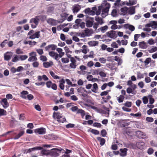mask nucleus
<instances>
[{"instance_id": "1", "label": "nucleus", "mask_w": 157, "mask_h": 157, "mask_svg": "<svg viewBox=\"0 0 157 157\" xmlns=\"http://www.w3.org/2000/svg\"><path fill=\"white\" fill-rule=\"evenodd\" d=\"M104 6H105L104 7H103L101 10L102 13L101 15L103 18L105 17L108 15L109 9L110 7V4L108 3L106 1H105Z\"/></svg>"}, {"instance_id": "2", "label": "nucleus", "mask_w": 157, "mask_h": 157, "mask_svg": "<svg viewBox=\"0 0 157 157\" xmlns=\"http://www.w3.org/2000/svg\"><path fill=\"white\" fill-rule=\"evenodd\" d=\"M38 17H39L37 16H36L35 17L32 18L30 20L29 23L31 24V27L32 28H36L38 25L40 21Z\"/></svg>"}, {"instance_id": "3", "label": "nucleus", "mask_w": 157, "mask_h": 157, "mask_svg": "<svg viewBox=\"0 0 157 157\" xmlns=\"http://www.w3.org/2000/svg\"><path fill=\"white\" fill-rule=\"evenodd\" d=\"M53 116L57 119V121L58 122L63 123L66 121L65 117L61 118H62V114L59 112L54 113Z\"/></svg>"}, {"instance_id": "4", "label": "nucleus", "mask_w": 157, "mask_h": 157, "mask_svg": "<svg viewBox=\"0 0 157 157\" xmlns=\"http://www.w3.org/2000/svg\"><path fill=\"white\" fill-rule=\"evenodd\" d=\"M71 110L73 112L77 111V113L81 114L82 118L85 115V111L82 109H78L76 106L71 107Z\"/></svg>"}, {"instance_id": "5", "label": "nucleus", "mask_w": 157, "mask_h": 157, "mask_svg": "<svg viewBox=\"0 0 157 157\" xmlns=\"http://www.w3.org/2000/svg\"><path fill=\"white\" fill-rule=\"evenodd\" d=\"M51 150H54V151H50L49 155L52 157H57L59 155V153H61V150L57 148H54Z\"/></svg>"}, {"instance_id": "6", "label": "nucleus", "mask_w": 157, "mask_h": 157, "mask_svg": "<svg viewBox=\"0 0 157 157\" xmlns=\"http://www.w3.org/2000/svg\"><path fill=\"white\" fill-rule=\"evenodd\" d=\"M29 56H31L29 58L28 60L29 61H36L37 60V59L36 57V53L34 52H32L29 54Z\"/></svg>"}, {"instance_id": "7", "label": "nucleus", "mask_w": 157, "mask_h": 157, "mask_svg": "<svg viewBox=\"0 0 157 157\" xmlns=\"http://www.w3.org/2000/svg\"><path fill=\"white\" fill-rule=\"evenodd\" d=\"M69 14L66 13H63L60 14V16L62 19L59 21H57L58 23H61L65 20L67 18Z\"/></svg>"}, {"instance_id": "8", "label": "nucleus", "mask_w": 157, "mask_h": 157, "mask_svg": "<svg viewBox=\"0 0 157 157\" xmlns=\"http://www.w3.org/2000/svg\"><path fill=\"white\" fill-rule=\"evenodd\" d=\"M40 36V31H38L31 35V36H29V38L31 39H34L36 38H39Z\"/></svg>"}, {"instance_id": "9", "label": "nucleus", "mask_w": 157, "mask_h": 157, "mask_svg": "<svg viewBox=\"0 0 157 157\" xmlns=\"http://www.w3.org/2000/svg\"><path fill=\"white\" fill-rule=\"evenodd\" d=\"M36 133H37L39 134H44L46 132V129L44 128H41L36 129L35 130Z\"/></svg>"}, {"instance_id": "10", "label": "nucleus", "mask_w": 157, "mask_h": 157, "mask_svg": "<svg viewBox=\"0 0 157 157\" xmlns=\"http://www.w3.org/2000/svg\"><path fill=\"white\" fill-rule=\"evenodd\" d=\"M12 53L7 52L4 54V59L5 60L8 61L10 60L12 56Z\"/></svg>"}, {"instance_id": "11", "label": "nucleus", "mask_w": 157, "mask_h": 157, "mask_svg": "<svg viewBox=\"0 0 157 157\" xmlns=\"http://www.w3.org/2000/svg\"><path fill=\"white\" fill-rule=\"evenodd\" d=\"M116 33V32L115 31H110L107 33V35L110 38L114 39L117 37Z\"/></svg>"}, {"instance_id": "12", "label": "nucleus", "mask_w": 157, "mask_h": 157, "mask_svg": "<svg viewBox=\"0 0 157 157\" xmlns=\"http://www.w3.org/2000/svg\"><path fill=\"white\" fill-rule=\"evenodd\" d=\"M56 51L59 54H58L57 53V54H56V58L57 59V58H58L59 57L60 58H61L62 57H63V56L65 54L64 52H62L63 50L61 48H57L56 49Z\"/></svg>"}, {"instance_id": "13", "label": "nucleus", "mask_w": 157, "mask_h": 157, "mask_svg": "<svg viewBox=\"0 0 157 157\" xmlns=\"http://www.w3.org/2000/svg\"><path fill=\"white\" fill-rule=\"evenodd\" d=\"M127 120H123L120 122V125L121 127H126L130 124L131 122H132V121L127 122Z\"/></svg>"}, {"instance_id": "14", "label": "nucleus", "mask_w": 157, "mask_h": 157, "mask_svg": "<svg viewBox=\"0 0 157 157\" xmlns=\"http://www.w3.org/2000/svg\"><path fill=\"white\" fill-rule=\"evenodd\" d=\"M1 104L3 105L4 108H6L9 106V104L7 101L6 98H4L2 99L1 102Z\"/></svg>"}, {"instance_id": "15", "label": "nucleus", "mask_w": 157, "mask_h": 157, "mask_svg": "<svg viewBox=\"0 0 157 157\" xmlns=\"http://www.w3.org/2000/svg\"><path fill=\"white\" fill-rule=\"evenodd\" d=\"M136 136L140 138H144L146 136V135L143 132L140 131H137L136 132Z\"/></svg>"}, {"instance_id": "16", "label": "nucleus", "mask_w": 157, "mask_h": 157, "mask_svg": "<svg viewBox=\"0 0 157 157\" xmlns=\"http://www.w3.org/2000/svg\"><path fill=\"white\" fill-rule=\"evenodd\" d=\"M128 149L126 148H121L120 149V151L121 152L120 154V156L122 157H124L127 155V152Z\"/></svg>"}, {"instance_id": "17", "label": "nucleus", "mask_w": 157, "mask_h": 157, "mask_svg": "<svg viewBox=\"0 0 157 157\" xmlns=\"http://www.w3.org/2000/svg\"><path fill=\"white\" fill-rule=\"evenodd\" d=\"M136 6H132L130 7L128 10V14L131 15L135 13V8Z\"/></svg>"}, {"instance_id": "18", "label": "nucleus", "mask_w": 157, "mask_h": 157, "mask_svg": "<svg viewBox=\"0 0 157 157\" xmlns=\"http://www.w3.org/2000/svg\"><path fill=\"white\" fill-rule=\"evenodd\" d=\"M136 147L139 149L142 150L144 148L145 143L143 142H138L136 143Z\"/></svg>"}, {"instance_id": "19", "label": "nucleus", "mask_w": 157, "mask_h": 157, "mask_svg": "<svg viewBox=\"0 0 157 157\" xmlns=\"http://www.w3.org/2000/svg\"><path fill=\"white\" fill-rule=\"evenodd\" d=\"M57 46L54 44H50L46 46L45 48V49L46 51H48L50 48H51L52 50H55Z\"/></svg>"}, {"instance_id": "20", "label": "nucleus", "mask_w": 157, "mask_h": 157, "mask_svg": "<svg viewBox=\"0 0 157 157\" xmlns=\"http://www.w3.org/2000/svg\"><path fill=\"white\" fill-rule=\"evenodd\" d=\"M25 131L23 130H21L20 131L19 133L16 135L13 139L14 140L18 139L19 138L21 137L24 134Z\"/></svg>"}, {"instance_id": "21", "label": "nucleus", "mask_w": 157, "mask_h": 157, "mask_svg": "<svg viewBox=\"0 0 157 157\" xmlns=\"http://www.w3.org/2000/svg\"><path fill=\"white\" fill-rule=\"evenodd\" d=\"M37 79L39 81H40L42 79L44 81H47L48 80V78L45 75H43L42 76L40 75L38 76Z\"/></svg>"}, {"instance_id": "22", "label": "nucleus", "mask_w": 157, "mask_h": 157, "mask_svg": "<svg viewBox=\"0 0 157 157\" xmlns=\"http://www.w3.org/2000/svg\"><path fill=\"white\" fill-rule=\"evenodd\" d=\"M136 0H129V2H127L126 3V4L127 6H130L136 4Z\"/></svg>"}, {"instance_id": "23", "label": "nucleus", "mask_w": 157, "mask_h": 157, "mask_svg": "<svg viewBox=\"0 0 157 157\" xmlns=\"http://www.w3.org/2000/svg\"><path fill=\"white\" fill-rule=\"evenodd\" d=\"M59 87L62 90H63L64 89V84L65 83V81L64 79L62 78V79L60 81H59Z\"/></svg>"}, {"instance_id": "24", "label": "nucleus", "mask_w": 157, "mask_h": 157, "mask_svg": "<svg viewBox=\"0 0 157 157\" xmlns=\"http://www.w3.org/2000/svg\"><path fill=\"white\" fill-rule=\"evenodd\" d=\"M139 45L140 48L143 49H146L147 47L146 44L144 41L140 42Z\"/></svg>"}, {"instance_id": "25", "label": "nucleus", "mask_w": 157, "mask_h": 157, "mask_svg": "<svg viewBox=\"0 0 157 157\" xmlns=\"http://www.w3.org/2000/svg\"><path fill=\"white\" fill-rule=\"evenodd\" d=\"M97 140L100 142V145L102 146L103 145L105 142V140L104 138H101L100 137H98L97 138Z\"/></svg>"}, {"instance_id": "26", "label": "nucleus", "mask_w": 157, "mask_h": 157, "mask_svg": "<svg viewBox=\"0 0 157 157\" xmlns=\"http://www.w3.org/2000/svg\"><path fill=\"white\" fill-rule=\"evenodd\" d=\"M43 149V147L40 146L37 147L31 148H29L27 152H30L32 151L37 150H40Z\"/></svg>"}, {"instance_id": "27", "label": "nucleus", "mask_w": 157, "mask_h": 157, "mask_svg": "<svg viewBox=\"0 0 157 157\" xmlns=\"http://www.w3.org/2000/svg\"><path fill=\"white\" fill-rule=\"evenodd\" d=\"M56 54H57V53L53 51H51L49 52V55L50 56L53 57L56 60H58L59 59V57L57 59L56 58Z\"/></svg>"}, {"instance_id": "28", "label": "nucleus", "mask_w": 157, "mask_h": 157, "mask_svg": "<svg viewBox=\"0 0 157 157\" xmlns=\"http://www.w3.org/2000/svg\"><path fill=\"white\" fill-rule=\"evenodd\" d=\"M80 9L79 5H76L73 7V12L74 13H77L80 10Z\"/></svg>"}, {"instance_id": "29", "label": "nucleus", "mask_w": 157, "mask_h": 157, "mask_svg": "<svg viewBox=\"0 0 157 157\" xmlns=\"http://www.w3.org/2000/svg\"><path fill=\"white\" fill-rule=\"evenodd\" d=\"M128 8L127 7H125L124 8H122L121 9V11L122 13V14L123 15H125L127 12V11Z\"/></svg>"}, {"instance_id": "30", "label": "nucleus", "mask_w": 157, "mask_h": 157, "mask_svg": "<svg viewBox=\"0 0 157 157\" xmlns=\"http://www.w3.org/2000/svg\"><path fill=\"white\" fill-rule=\"evenodd\" d=\"M95 20L100 25H102L104 23L102 19L98 17H95Z\"/></svg>"}, {"instance_id": "31", "label": "nucleus", "mask_w": 157, "mask_h": 157, "mask_svg": "<svg viewBox=\"0 0 157 157\" xmlns=\"http://www.w3.org/2000/svg\"><path fill=\"white\" fill-rule=\"evenodd\" d=\"M104 5L102 4L101 6L98 7V9L96 11L95 13L97 15H98L100 14L101 10L103 8V7H104Z\"/></svg>"}, {"instance_id": "32", "label": "nucleus", "mask_w": 157, "mask_h": 157, "mask_svg": "<svg viewBox=\"0 0 157 157\" xmlns=\"http://www.w3.org/2000/svg\"><path fill=\"white\" fill-rule=\"evenodd\" d=\"M88 44L91 46H94L98 45V42L97 41H91L89 42Z\"/></svg>"}, {"instance_id": "33", "label": "nucleus", "mask_w": 157, "mask_h": 157, "mask_svg": "<svg viewBox=\"0 0 157 157\" xmlns=\"http://www.w3.org/2000/svg\"><path fill=\"white\" fill-rule=\"evenodd\" d=\"M28 94L29 92L27 91H23L21 93V97L24 99H26L27 98V97L25 95L27 94L28 95Z\"/></svg>"}, {"instance_id": "34", "label": "nucleus", "mask_w": 157, "mask_h": 157, "mask_svg": "<svg viewBox=\"0 0 157 157\" xmlns=\"http://www.w3.org/2000/svg\"><path fill=\"white\" fill-rule=\"evenodd\" d=\"M124 98V97L123 95H120L119 97L117 98V100L119 103H120L123 102Z\"/></svg>"}, {"instance_id": "35", "label": "nucleus", "mask_w": 157, "mask_h": 157, "mask_svg": "<svg viewBox=\"0 0 157 157\" xmlns=\"http://www.w3.org/2000/svg\"><path fill=\"white\" fill-rule=\"evenodd\" d=\"M108 26L107 25H105L104 26L101 27L98 29L99 31H101L102 33H105L106 30L108 29Z\"/></svg>"}, {"instance_id": "36", "label": "nucleus", "mask_w": 157, "mask_h": 157, "mask_svg": "<svg viewBox=\"0 0 157 157\" xmlns=\"http://www.w3.org/2000/svg\"><path fill=\"white\" fill-rule=\"evenodd\" d=\"M98 87L97 84L96 83H94L93 85V87L92 88V91L96 93L98 90Z\"/></svg>"}, {"instance_id": "37", "label": "nucleus", "mask_w": 157, "mask_h": 157, "mask_svg": "<svg viewBox=\"0 0 157 157\" xmlns=\"http://www.w3.org/2000/svg\"><path fill=\"white\" fill-rule=\"evenodd\" d=\"M51 76L55 79H59L60 77L58 75H55V74L52 71H50L49 72Z\"/></svg>"}, {"instance_id": "38", "label": "nucleus", "mask_w": 157, "mask_h": 157, "mask_svg": "<svg viewBox=\"0 0 157 157\" xmlns=\"http://www.w3.org/2000/svg\"><path fill=\"white\" fill-rule=\"evenodd\" d=\"M7 114L6 111L4 109L0 108V117L6 115Z\"/></svg>"}, {"instance_id": "39", "label": "nucleus", "mask_w": 157, "mask_h": 157, "mask_svg": "<svg viewBox=\"0 0 157 157\" xmlns=\"http://www.w3.org/2000/svg\"><path fill=\"white\" fill-rule=\"evenodd\" d=\"M50 151H49L48 150H46L45 149H43L41 151V153L43 155H49V153Z\"/></svg>"}, {"instance_id": "40", "label": "nucleus", "mask_w": 157, "mask_h": 157, "mask_svg": "<svg viewBox=\"0 0 157 157\" xmlns=\"http://www.w3.org/2000/svg\"><path fill=\"white\" fill-rule=\"evenodd\" d=\"M86 26L88 27H92L93 25V21L90 20H87L86 23Z\"/></svg>"}, {"instance_id": "41", "label": "nucleus", "mask_w": 157, "mask_h": 157, "mask_svg": "<svg viewBox=\"0 0 157 157\" xmlns=\"http://www.w3.org/2000/svg\"><path fill=\"white\" fill-rule=\"evenodd\" d=\"M91 108L95 110L97 112H98L100 113H101L103 112V110L101 109H99L98 107H95V106H92L91 107Z\"/></svg>"}, {"instance_id": "42", "label": "nucleus", "mask_w": 157, "mask_h": 157, "mask_svg": "<svg viewBox=\"0 0 157 157\" xmlns=\"http://www.w3.org/2000/svg\"><path fill=\"white\" fill-rule=\"evenodd\" d=\"M82 52L86 54L87 52V47L86 45H83L82 47Z\"/></svg>"}, {"instance_id": "43", "label": "nucleus", "mask_w": 157, "mask_h": 157, "mask_svg": "<svg viewBox=\"0 0 157 157\" xmlns=\"http://www.w3.org/2000/svg\"><path fill=\"white\" fill-rule=\"evenodd\" d=\"M111 98V97L109 95H107L106 97H102V99L105 103L107 102Z\"/></svg>"}, {"instance_id": "44", "label": "nucleus", "mask_w": 157, "mask_h": 157, "mask_svg": "<svg viewBox=\"0 0 157 157\" xmlns=\"http://www.w3.org/2000/svg\"><path fill=\"white\" fill-rule=\"evenodd\" d=\"M122 105H124L125 107L129 108L131 107L132 103L130 101H127L125 103L122 104Z\"/></svg>"}, {"instance_id": "45", "label": "nucleus", "mask_w": 157, "mask_h": 157, "mask_svg": "<svg viewBox=\"0 0 157 157\" xmlns=\"http://www.w3.org/2000/svg\"><path fill=\"white\" fill-rule=\"evenodd\" d=\"M56 21L52 18H50L48 19L47 21V22L50 24H51L52 25H54L55 24L53 23Z\"/></svg>"}, {"instance_id": "46", "label": "nucleus", "mask_w": 157, "mask_h": 157, "mask_svg": "<svg viewBox=\"0 0 157 157\" xmlns=\"http://www.w3.org/2000/svg\"><path fill=\"white\" fill-rule=\"evenodd\" d=\"M39 17L38 18L39 19V21L40 19L41 21H44L46 18V16L45 15H40L39 16H37Z\"/></svg>"}, {"instance_id": "47", "label": "nucleus", "mask_w": 157, "mask_h": 157, "mask_svg": "<svg viewBox=\"0 0 157 157\" xmlns=\"http://www.w3.org/2000/svg\"><path fill=\"white\" fill-rule=\"evenodd\" d=\"M19 57L17 55H15L14 57L13 58L12 61L13 62H16L19 60Z\"/></svg>"}, {"instance_id": "48", "label": "nucleus", "mask_w": 157, "mask_h": 157, "mask_svg": "<svg viewBox=\"0 0 157 157\" xmlns=\"http://www.w3.org/2000/svg\"><path fill=\"white\" fill-rule=\"evenodd\" d=\"M10 133H12V135H16L17 134V133L16 132H13V131H8V132H6V133H4V134H3L2 135V136H4Z\"/></svg>"}, {"instance_id": "49", "label": "nucleus", "mask_w": 157, "mask_h": 157, "mask_svg": "<svg viewBox=\"0 0 157 157\" xmlns=\"http://www.w3.org/2000/svg\"><path fill=\"white\" fill-rule=\"evenodd\" d=\"M10 133H12V135H16L17 134V133L16 132H13V131H8V132H6V133H4V134H3L2 135V136H4Z\"/></svg>"}, {"instance_id": "50", "label": "nucleus", "mask_w": 157, "mask_h": 157, "mask_svg": "<svg viewBox=\"0 0 157 157\" xmlns=\"http://www.w3.org/2000/svg\"><path fill=\"white\" fill-rule=\"evenodd\" d=\"M151 23L152 28L155 29L157 27V21H152Z\"/></svg>"}, {"instance_id": "51", "label": "nucleus", "mask_w": 157, "mask_h": 157, "mask_svg": "<svg viewBox=\"0 0 157 157\" xmlns=\"http://www.w3.org/2000/svg\"><path fill=\"white\" fill-rule=\"evenodd\" d=\"M61 60L62 62L64 63H68L69 61V59L67 58H63Z\"/></svg>"}, {"instance_id": "52", "label": "nucleus", "mask_w": 157, "mask_h": 157, "mask_svg": "<svg viewBox=\"0 0 157 157\" xmlns=\"http://www.w3.org/2000/svg\"><path fill=\"white\" fill-rule=\"evenodd\" d=\"M117 11L116 9H114L113 10L112 13H111V15L113 17H116L117 16Z\"/></svg>"}, {"instance_id": "53", "label": "nucleus", "mask_w": 157, "mask_h": 157, "mask_svg": "<svg viewBox=\"0 0 157 157\" xmlns=\"http://www.w3.org/2000/svg\"><path fill=\"white\" fill-rule=\"evenodd\" d=\"M131 116H132L133 117H141V114L140 112H138L136 114H134L132 113H131L130 114Z\"/></svg>"}, {"instance_id": "54", "label": "nucleus", "mask_w": 157, "mask_h": 157, "mask_svg": "<svg viewBox=\"0 0 157 157\" xmlns=\"http://www.w3.org/2000/svg\"><path fill=\"white\" fill-rule=\"evenodd\" d=\"M44 67L45 68H48L51 66L50 63L48 62H45L43 63Z\"/></svg>"}, {"instance_id": "55", "label": "nucleus", "mask_w": 157, "mask_h": 157, "mask_svg": "<svg viewBox=\"0 0 157 157\" xmlns=\"http://www.w3.org/2000/svg\"><path fill=\"white\" fill-rule=\"evenodd\" d=\"M90 132L95 135H98L99 134V131L95 129H92L90 131Z\"/></svg>"}, {"instance_id": "56", "label": "nucleus", "mask_w": 157, "mask_h": 157, "mask_svg": "<svg viewBox=\"0 0 157 157\" xmlns=\"http://www.w3.org/2000/svg\"><path fill=\"white\" fill-rule=\"evenodd\" d=\"M157 51V48L156 47H155L154 48H151V49L149 50H148V52L150 53H152L154 52H156Z\"/></svg>"}, {"instance_id": "57", "label": "nucleus", "mask_w": 157, "mask_h": 157, "mask_svg": "<svg viewBox=\"0 0 157 157\" xmlns=\"http://www.w3.org/2000/svg\"><path fill=\"white\" fill-rule=\"evenodd\" d=\"M151 62V58H147L144 61L145 65H148Z\"/></svg>"}, {"instance_id": "58", "label": "nucleus", "mask_w": 157, "mask_h": 157, "mask_svg": "<svg viewBox=\"0 0 157 157\" xmlns=\"http://www.w3.org/2000/svg\"><path fill=\"white\" fill-rule=\"evenodd\" d=\"M122 109L123 111L126 112H129L131 111V109H129L128 108H127L125 106L122 107Z\"/></svg>"}, {"instance_id": "59", "label": "nucleus", "mask_w": 157, "mask_h": 157, "mask_svg": "<svg viewBox=\"0 0 157 157\" xmlns=\"http://www.w3.org/2000/svg\"><path fill=\"white\" fill-rule=\"evenodd\" d=\"M52 84V83L51 81H48L46 83L47 87L48 88H50L51 87Z\"/></svg>"}, {"instance_id": "60", "label": "nucleus", "mask_w": 157, "mask_h": 157, "mask_svg": "<svg viewBox=\"0 0 157 157\" xmlns=\"http://www.w3.org/2000/svg\"><path fill=\"white\" fill-rule=\"evenodd\" d=\"M101 134L103 137H105L107 134V132L105 129H103L101 131Z\"/></svg>"}, {"instance_id": "61", "label": "nucleus", "mask_w": 157, "mask_h": 157, "mask_svg": "<svg viewBox=\"0 0 157 157\" xmlns=\"http://www.w3.org/2000/svg\"><path fill=\"white\" fill-rule=\"evenodd\" d=\"M109 92V90H107L102 92L101 93V94H100V95L101 96H103L105 95H107Z\"/></svg>"}, {"instance_id": "62", "label": "nucleus", "mask_w": 157, "mask_h": 157, "mask_svg": "<svg viewBox=\"0 0 157 157\" xmlns=\"http://www.w3.org/2000/svg\"><path fill=\"white\" fill-rule=\"evenodd\" d=\"M99 61L101 63H105L106 62V59L102 57L99 59Z\"/></svg>"}, {"instance_id": "63", "label": "nucleus", "mask_w": 157, "mask_h": 157, "mask_svg": "<svg viewBox=\"0 0 157 157\" xmlns=\"http://www.w3.org/2000/svg\"><path fill=\"white\" fill-rule=\"evenodd\" d=\"M142 100L144 104H146L148 102V99L147 98L146 96L144 97L143 98Z\"/></svg>"}, {"instance_id": "64", "label": "nucleus", "mask_w": 157, "mask_h": 157, "mask_svg": "<svg viewBox=\"0 0 157 157\" xmlns=\"http://www.w3.org/2000/svg\"><path fill=\"white\" fill-rule=\"evenodd\" d=\"M154 150L152 148H149L147 150V153L149 155H151L153 153Z\"/></svg>"}]
</instances>
